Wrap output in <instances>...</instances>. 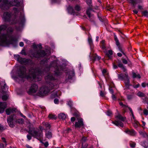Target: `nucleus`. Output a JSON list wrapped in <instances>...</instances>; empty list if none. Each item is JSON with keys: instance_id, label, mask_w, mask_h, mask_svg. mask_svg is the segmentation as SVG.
Returning a JSON list of instances; mask_svg holds the SVG:
<instances>
[{"instance_id": "e433bc0d", "label": "nucleus", "mask_w": 148, "mask_h": 148, "mask_svg": "<svg viewBox=\"0 0 148 148\" xmlns=\"http://www.w3.org/2000/svg\"><path fill=\"white\" fill-rule=\"evenodd\" d=\"M137 0H130V3H132L134 6L136 4Z\"/></svg>"}, {"instance_id": "473e14b6", "label": "nucleus", "mask_w": 148, "mask_h": 148, "mask_svg": "<svg viewBox=\"0 0 148 148\" xmlns=\"http://www.w3.org/2000/svg\"><path fill=\"white\" fill-rule=\"evenodd\" d=\"M137 95L140 97H143L145 96V94L143 93L140 92H139L137 93Z\"/></svg>"}, {"instance_id": "e2e57ef3", "label": "nucleus", "mask_w": 148, "mask_h": 148, "mask_svg": "<svg viewBox=\"0 0 148 148\" xmlns=\"http://www.w3.org/2000/svg\"><path fill=\"white\" fill-rule=\"evenodd\" d=\"M24 40L27 43L29 44V41L27 39H24Z\"/></svg>"}, {"instance_id": "a878e982", "label": "nucleus", "mask_w": 148, "mask_h": 148, "mask_svg": "<svg viewBox=\"0 0 148 148\" xmlns=\"http://www.w3.org/2000/svg\"><path fill=\"white\" fill-rule=\"evenodd\" d=\"M42 124L45 127L47 128V129H50V124H49L48 123L44 122L42 123Z\"/></svg>"}, {"instance_id": "9b49d317", "label": "nucleus", "mask_w": 148, "mask_h": 148, "mask_svg": "<svg viewBox=\"0 0 148 148\" xmlns=\"http://www.w3.org/2000/svg\"><path fill=\"white\" fill-rule=\"evenodd\" d=\"M87 4L89 6V8H88L86 11V14L89 17H90L91 14L90 12L92 10V5L91 0H86Z\"/></svg>"}, {"instance_id": "338daca9", "label": "nucleus", "mask_w": 148, "mask_h": 148, "mask_svg": "<svg viewBox=\"0 0 148 148\" xmlns=\"http://www.w3.org/2000/svg\"><path fill=\"white\" fill-rule=\"evenodd\" d=\"M2 141L4 142V143H6V140L5 139V138H3V137H2Z\"/></svg>"}, {"instance_id": "aec40b11", "label": "nucleus", "mask_w": 148, "mask_h": 148, "mask_svg": "<svg viewBox=\"0 0 148 148\" xmlns=\"http://www.w3.org/2000/svg\"><path fill=\"white\" fill-rule=\"evenodd\" d=\"M67 115L64 113H60L58 116V117L60 119L65 120L66 117Z\"/></svg>"}, {"instance_id": "6ab92c4d", "label": "nucleus", "mask_w": 148, "mask_h": 148, "mask_svg": "<svg viewBox=\"0 0 148 148\" xmlns=\"http://www.w3.org/2000/svg\"><path fill=\"white\" fill-rule=\"evenodd\" d=\"M114 39H115V42L116 43V45L117 46V47L119 48V49H120V51L122 53H123L124 54V53H123V50H121V49H120V43H119V40H118L117 37L116 36H114Z\"/></svg>"}, {"instance_id": "5701e85b", "label": "nucleus", "mask_w": 148, "mask_h": 148, "mask_svg": "<svg viewBox=\"0 0 148 148\" xmlns=\"http://www.w3.org/2000/svg\"><path fill=\"white\" fill-rule=\"evenodd\" d=\"M86 140V138L85 137H83L82 139V148H86V147L88 146V145L86 144V147H83V143L85 142Z\"/></svg>"}, {"instance_id": "6e6552de", "label": "nucleus", "mask_w": 148, "mask_h": 148, "mask_svg": "<svg viewBox=\"0 0 148 148\" xmlns=\"http://www.w3.org/2000/svg\"><path fill=\"white\" fill-rule=\"evenodd\" d=\"M61 73V72L59 70L56 69L55 71V74L53 75L51 73H48L47 75L45 77V79L47 80H54L56 79V77L60 75Z\"/></svg>"}, {"instance_id": "0eeeda50", "label": "nucleus", "mask_w": 148, "mask_h": 148, "mask_svg": "<svg viewBox=\"0 0 148 148\" xmlns=\"http://www.w3.org/2000/svg\"><path fill=\"white\" fill-rule=\"evenodd\" d=\"M115 117L118 120H116L113 121L112 123L117 126H120L123 127V123L121 121H123L125 120V118L123 117L120 114H118V115L116 116Z\"/></svg>"}, {"instance_id": "052dcab7", "label": "nucleus", "mask_w": 148, "mask_h": 148, "mask_svg": "<svg viewBox=\"0 0 148 148\" xmlns=\"http://www.w3.org/2000/svg\"><path fill=\"white\" fill-rule=\"evenodd\" d=\"M19 45L21 47H23L24 46V43L23 42H21L19 43Z\"/></svg>"}, {"instance_id": "4468645a", "label": "nucleus", "mask_w": 148, "mask_h": 148, "mask_svg": "<svg viewBox=\"0 0 148 148\" xmlns=\"http://www.w3.org/2000/svg\"><path fill=\"white\" fill-rule=\"evenodd\" d=\"M83 121L82 119H79L78 121L75 122V126L76 128H79L83 126Z\"/></svg>"}, {"instance_id": "864d4df0", "label": "nucleus", "mask_w": 148, "mask_h": 148, "mask_svg": "<svg viewBox=\"0 0 148 148\" xmlns=\"http://www.w3.org/2000/svg\"><path fill=\"white\" fill-rule=\"evenodd\" d=\"M43 143L44 145L46 147H47L49 145L48 143L47 142H45V143Z\"/></svg>"}, {"instance_id": "412c9836", "label": "nucleus", "mask_w": 148, "mask_h": 148, "mask_svg": "<svg viewBox=\"0 0 148 148\" xmlns=\"http://www.w3.org/2000/svg\"><path fill=\"white\" fill-rule=\"evenodd\" d=\"M45 136L47 138H50L52 137V134L49 131L46 132Z\"/></svg>"}, {"instance_id": "f03ea898", "label": "nucleus", "mask_w": 148, "mask_h": 148, "mask_svg": "<svg viewBox=\"0 0 148 148\" xmlns=\"http://www.w3.org/2000/svg\"><path fill=\"white\" fill-rule=\"evenodd\" d=\"M13 11L14 14L12 16L9 13L5 12L3 16V18L5 21H12V24L18 23L23 25L25 20L24 14L22 13L20 16L18 17L17 16V14L18 13V10L16 8H14Z\"/></svg>"}, {"instance_id": "603ef678", "label": "nucleus", "mask_w": 148, "mask_h": 148, "mask_svg": "<svg viewBox=\"0 0 148 148\" xmlns=\"http://www.w3.org/2000/svg\"><path fill=\"white\" fill-rule=\"evenodd\" d=\"M68 105L71 107L72 105V102L71 101H69L68 102Z\"/></svg>"}, {"instance_id": "5fc2aeb1", "label": "nucleus", "mask_w": 148, "mask_h": 148, "mask_svg": "<svg viewBox=\"0 0 148 148\" xmlns=\"http://www.w3.org/2000/svg\"><path fill=\"white\" fill-rule=\"evenodd\" d=\"M140 86V84H138L136 85H134V88H137L138 87Z\"/></svg>"}, {"instance_id": "8fccbe9b", "label": "nucleus", "mask_w": 148, "mask_h": 148, "mask_svg": "<svg viewBox=\"0 0 148 148\" xmlns=\"http://www.w3.org/2000/svg\"><path fill=\"white\" fill-rule=\"evenodd\" d=\"M112 99L114 100H115L116 99L115 96L114 94L112 95Z\"/></svg>"}, {"instance_id": "a19ab883", "label": "nucleus", "mask_w": 148, "mask_h": 148, "mask_svg": "<svg viewBox=\"0 0 148 148\" xmlns=\"http://www.w3.org/2000/svg\"><path fill=\"white\" fill-rule=\"evenodd\" d=\"M38 47L40 49H41V45H33V47L34 48H37Z\"/></svg>"}, {"instance_id": "f704fd0d", "label": "nucleus", "mask_w": 148, "mask_h": 148, "mask_svg": "<svg viewBox=\"0 0 148 148\" xmlns=\"http://www.w3.org/2000/svg\"><path fill=\"white\" fill-rule=\"evenodd\" d=\"M112 50H109L108 52L106 53V54L108 56V57H110V56L112 55Z\"/></svg>"}, {"instance_id": "f3484780", "label": "nucleus", "mask_w": 148, "mask_h": 148, "mask_svg": "<svg viewBox=\"0 0 148 148\" xmlns=\"http://www.w3.org/2000/svg\"><path fill=\"white\" fill-rule=\"evenodd\" d=\"M67 73L66 75L68 76L69 79H71L74 75V72L73 70L70 71Z\"/></svg>"}, {"instance_id": "c756f323", "label": "nucleus", "mask_w": 148, "mask_h": 148, "mask_svg": "<svg viewBox=\"0 0 148 148\" xmlns=\"http://www.w3.org/2000/svg\"><path fill=\"white\" fill-rule=\"evenodd\" d=\"M48 117L50 119H56V116L55 115H52L51 114H49Z\"/></svg>"}, {"instance_id": "58836bf2", "label": "nucleus", "mask_w": 148, "mask_h": 148, "mask_svg": "<svg viewBox=\"0 0 148 148\" xmlns=\"http://www.w3.org/2000/svg\"><path fill=\"white\" fill-rule=\"evenodd\" d=\"M143 112L144 114L146 116L148 114V110L146 109H145L144 110Z\"/></svg>"}, {"instance_id": "cd10ccee", "label": "nucleus", "mask_w": 148, "mask_h": 148, "mask_svg": "<svg viewBox=\"0 0 148 148\" xmlns=\"http://www.w3.org/2000/svg\"><path fill=\"white\" fill-rule=\"evenodd\" d=\"M2 89L3 90L2 91L3 92H5L6 90L8 89L7 85L5 84H4V85L3 87H2Z\"/></svg>"}, {"instance_id": "423d86ee", "label": "nucleus", "mask_w": 148, "mask_h": 148, "mask_svg": "<svg viewBox=\"0 0 148 148\" xmlns=\"http://www.w3.org/2000/svg\"><path fill=\"white\" fill-rule=\"evenodd\" d=\"M14 115H11L7 119V121L9 126L11 127H14V125L13 124V121H16L17 123H22L23 122V120L22 119H19L17 120H15L14 118Z\"/></svg>"}, {"instance_id": "393cba45", "label": "nucleus", "mask_w": 148, "mask_h": 148, "mask_svg": "<svg viewBox=\"0 0 148 148\" xmlns=\"http://www.w3.org/2000/svg\"><path fill=\"white\" fill-rule=\"evenodd\" d=\"M13 111V109L11 108H8L5 110V112L7 115H9Z\"/></svg>"}, {"instance_id": "bb28decb", "label": "nucleus", "mask_w": 148, "mask_h": 148, "mask_svg": "<svg viewBox=\"0 0 148 148\" xmlns=\"http://www.w3.org/2000/svg\"><path fill=\"white\" fill-rule=\"evenodd\" d=\"M7 28V26L5 25H3L0 26V32L2 31L5 30Z\"/></svg>"}, {"instance_id": "a211bd4d", "label": "nucleus", "mask_w": 148, "mask_h": 148, "mask_svg": "<svg viewBox=\"0 0 148 148\" xmlns=\"http://www.w3.org/2000/svg\"><path fill=\"white\" fill-rule=\"evenodd\" d=\"M125 132L127 134L132 136H134L136 134L135 132L133 130H130L127 129L125 131Z\"/></svg>"}, {"instance_id": "ddd939ff", "label": "nucleus", "mask_w": 148, "mask_h": 148, "mask_svg": "<svg viewBox=\"0 0 148 148\" xmlns=\"http://www.w3.org/2000/svg\"><path fill=\"white\" fill-rule=\"evenodd\" d=\"M38 86L35 84L32 85L28 92V93L29 94H32L36 92L38 89Z\"/></svg>"}, {"instance_id": "4be33fe9", "label": "nucleus", "mask_w": 148, "mask_h": 148, "mask_svg": "<svg viewBox=\"0 0 148 148\" xmlns=\"http://www.w3.org/2000/svg\"><path fill=\"white\" fill-rule=\"evenodd\" d=\"M118 66L119 67L121 68L123 71L125 72L127 71V70L125 67L123 66L122 64L120 63H119L118 64Z\"/></svg>"}, {"instance_id": "09e8293b", "label": "nucleus", "mask_w": 148, "mask_h": 148, "mask_svg": "<svg viewBox=\"0 0 148 148\" xmlns=\"http://www.w3.org/2000/svg\"><path fill=\"white\" fill-rule=\"evenodd\" d=\"M122 62L123 63L125 64H127V60L125 59H123Z\"/></svg>"}, {"instance_id": "f257e3e1", "label": "nucleus", "mask_w": 148, "mask_h": 148, "mask_svg": "<svg viewBox=\"0 0 148 148\" xmlns=\"http://www.w3.org/2000/svg\"><path fill=\"white\" fill-rule=\"evenodd\" d=\"M19 72V75L21 77L30 79L31 80L36 82L40 80L42 75L44 73L45 71H42L39 69L31 67L29 69L28 74H27L25 68L22 66L20 68Z\"/></svg>"}, {"instance_id": "7c9ffc66", "label": "nucleus", "mask_w": 148, "mask_h": 148, "mask_svg": "<svg viewBox=\"0 0 148 148\" xmlns=\"http://www.w3.org/2000/svg\"><path fill=\"white\" fill-rule=\"evenodd\" d=\"M75 9L77 11H79L81 9V7L79 5H77L75 7Z\"/></svg>"}, {"instance_id": "2f4dec72", "label": "nucleus", "mask_w": 148, "mask_h": 148, "mask_svg": "<svg viewBox=\"0 0 148 148\" xmlns=\"http://www.w3.org/2000/svg\"><path fill=\"white\" fill-rule=\"evenodd\" d=\"M143 15L148 17V12L147 10H145L142 12Z\"/></svg>"}, {"instance_id": "4d7b16f0", "label": "nucleus", "mask_w": 148, "mask_h": 148, "mask_svg": "<svg viewBox=\"0 0 148 148\" xmlns=\"http://www.w3.org/2000/svg\"><path fill=\"white\" fill-rule=\"evenodd\" d=\"M141 85L143 87L145 88L146 86V84L145 83H143L141 84Z\"/></svg>"}, {"instance_id": "680f3d73", "label": "nucleus", "mask_w": 148, "mask_h": 148, "mask_svg": "<svg viewBox=\"0 0 148 148\" xmlns=\"http://www.w3.org/2000/svg\"><path fill=\"white\" fill-rule=\"evenodd\" d=\"M27 138L29 140H30L31 139V136L29 135L27 136Z\"/></svg>"}, {"instance_id": "7ed1b4c3", "label": "nucleus", "mask_w": 148, "mask_h": 148, "mask_svg": "<svg viewBox=\"0 0 148 148\" xmlns=\"http://www.w3.org/2000/svg\"><path fill=\"white\" fill-rule=\"evenodd\" d=\"M17 39L11 36L9 34H3L0 35V45L5 46L9 44H15Z\"/></svg>"}, {"instance_id": "20e7f679", "label": "nucleus", "mask_w": 148, "mask_h": 148, "mask_svg": "<svg viewBox=\"0 0 148 148\" xmlns=\"http://www.w3.org/2000/svg\"><path fill=\"white\" fill-rule=\"evenodd\" d=\"M43 128L42 126H40L39 129L34 128L32 130H29V132L33 137L39 140L41 143H42L41 139L43 136Z\"/></svg>"}, {"instance_id": "9d476101", "label": "nucleus", "mask_w": 148, "mask_h": 148, "mask_svg": "<svg viewBox=\"0 0 148 148\" xmlns=\"http://www.w3.org/2000/svg\"><path fill=\"white\" fill-rule=\"evenodd\" d=\"M50 88H44L43 86H42L40 88L39 92L38 94L40 96H43L46 95L50 90Z\"/></svg>"}, {"instance_id": "c03bdc74", "label": "nucleus", "mask_w": 148, "mask_h": 148, "mask_svg": "<svg viewBox=\"0 0 148 148\" xmlns=\"http://www.w3.org/2000/svg\"><path fill=\"white\" fill-rule=\"evenodd\" d=\"M105 94L102 92V91H101L100 93V96L102 97H104L105 96Z\"/></svg>"}, {"instance_id": "3c124183", "label": "nucleus", "mask_w": 148, "mask_h": 148, "mask_svg": "<svg viewBox=\"0 0 148 148\" xmlns=\"http://www.w3.org/2000/svg\"><path fill=\"white\" fill-rule=\"evenodd\" d=\"M58 100L57 99H55L54 100V102L55 104L58 103Z\"/></svg>"}, {"instance_id": "79ce46f5", "label": "nucleus", "mask_w": 148, "mask_h": 148, "mask_svg": "<svg viewBox=\"0 0 148 148\" xmlns=\"http://www.w3.org/2000/svg\"><path fill=\"white\" fill-rule=\"evenodd\" d=\"M112 114V112L110 110H108L106 113V114L108 116H110Z\"/></svg>"}, {"instance_id": "37998d69", "label": "nucleus", "mask_w": 148, "mask_h": 148, "mask_svg": "<svg viewBox=\"0 0 148 148\" xmlns=\"http://www.w3.org/2000/svg\"><path fill=\"white\" fill-rule=\"evenodd\" d=\"M2 98L3 100H6L8 99V97L7 95H4L2 96Z\"/></svg>"}, {"instance_id": "69168bd1", "label": "nucleus", "mask_w": 148, "mask_h": 148, "mask_svg": "<svg viewBox=\"0 0 148 148\" xmlns=\"http://www.w3.org/2000/svg\"><path fill=\"white\" fill-rule=\"evenodd\" d=\"M106 71L105 69H104L102 71V73L104 74L106 73Z\"/></svg>"}, {"instance_id": "49530a36", "label": "nucleus", "mask_w": 148, "mask_h": 148, "mask_svg": "<svg viewBox=\"0 0 148 148\" xmlns=\"http://www.w3.org/2000/svg\"><path fill=\"white\" fill-rule=\"evenodd\" d=\"M132 97L133 96L132 95H128L127 96V99L129 100L131 99Z\"/></svg>"}, {"instance_id": "c85d7f7f", "label": "nucleus", "mask_w": 148, "mask_h": 148, "mask_svg": "<svg viewBox=\"0 0 148 148\" xmlns=\"http://www.w3.org/2000/svg\"><path fill=\"white\" fill-rule=\"evenodd\" d=\"M68 11L71 13H74V11L73 8L71 7H69L68 8Z\"/></svg>"}, {"instance_id": "72a5a7b5", "label": "nucleus", "mask_w": 148, "mask_h": 148, "mask_svg": "<svg viewBox=\"0 0 148 148\" xmlns=\"http://www.w3.org/2000/svg\"><path fill=\"white\" fill-rule=\"evenodd\" d=\"M128 108L129 109V110H130L131 113V114H132V118H133V119H135V118L134 117V115L133 114V112L132 111V109L130 107H128Z\"/></svg>"}, {"instance_id": "774afa93", "label": "nucleus", "mask_w": 148, "mask_h": 148, "mask_svg": "<svg viewBox=\"0 0 148 148\" xmlns=\"http://www.w3.org/2000/svg\"><path fill=\"white\" fill-rule=\"evenodd\" d=\"M133 12L135 14H137L138 13V11L136 10H133Z\"/></svg>"}, {"instance_id": "de8ad7c7", "label": "nucleus", "mask_w": 148, "mask_h": 148, "mask_svg": "<svg viewBox=\"0 0 148 148\" xmlns=\"http://www.w3.org/2000/svg\"><path fill=\"white\" fill-rule=\"evenodd\" d=\"M119 104L121 106H122L123 108L127 107L128 108V106H126V105H123V103L122 102H120L119 103Z\"/></svg>"}, {"instance_id": "6e6d98bb", "label": "nucleus", "mask_w": 148, "mask_h": 148, "mask_svg": "<svg viewBox=\"0 0 148 148\" xmlns=\"http://www.w3.org/2000/svg\"><path fill=\"white\" fill-rule=\"evenodd\" d=\"M109 90L110 92L112 94V95L113 94L114 91L111 88Z\"/></svg>"}, {"instance_id": "4c0bfd02", "label": "nucleus", "mask_w": 148, "mask_h": 148, "mask_svg": "<svg viewBox=\"0 0 148 148\" xmlns=\"http://www.w3.org/2000/svg\"><path fill=\"white\" fill-rule=\"evenodd\" d=\"M93 57L95 60H99L101 59L100 57L98 56L96 54L93 56Z\"/></svg>"}, {"instance_id": "1a4fd4ad", "label": "nucleus", "mask_w": 148, "mask_h": 148, "mask_svg": "<svg viewBox=\"0 0 148 148\" xmlns=\"http://www.w3.org/2000/svg\"><path fill=\"white\" fill-rule=\"evenodd\" d=\"M15 59L21 64L26 65L28 62V60L25 58H22L19 55H15L14 56Z\"/></svg>"}, {"instance_id": "dca6fc26", "label": "nucleus", "mask_w": 148, "mask_h": 148, "mask_svg": "<svg viewBox=\"0 0 148 148\" xmlns=\"http://www.w3.org/2000/svg\"><path fill=\"white\" fill-rule=\"evenodd\" d=\"M45 55V52L44 51H40V52L37 53L36 55H34V57L39 58L41 57L44 56Z\"/></svg>"}, {"instance_id": "f8f14e48", "label": "nucleus", "mask_w": 148, "mask_h": 148, "mask_svg": "<svg viewBox=\"0 0 148 148\" xmlns=\"http://www.w3.org/2000/svg\"><path fill=\"white\" fill-rule=\"evenodd\" d=\"M119 78L121 79H124L125 80L124 83L126 85H129V84L130 81L128 78V75L127 72H126L125 73V76L123 77L122 74L119 75Z\"/></svg>"}, {"instance_id": "bf43d9fd", "label": "nucleus", "mask_w": 148, "mask_h": 148, "mask_svg": "<svg viewBox=\"0 0 148 148\" xmlns=\"http://www.w3.org/2000/svg\"><path fill=\"white\" fill-rule=\"evenodd\" d=\"M0 148H4V145L3 144L0 143Z\"/></svg>"}, {"instance_id": "39448f33", "label": "nucleus", "mask_w": 148, "mask_h": 148, "mask_svg": "<svg viewBox=\"0 0 148 148\" xmlns=\"http://www.w3.org/2000/svg\"><path fill=\"white\" fill-rule=\"evenodd\" d=\"M17 0H14L13 1H9L8 0H4L3 3L0 6L2 9H5L8 8L10 6H17L19 4Z\"/></svg>"}, {"instance_id": "b1692460", "label": "nucleus", "mask_w": 148, "mask_h": 148, "mask_svg": "<svg viewBox=\"0 0 148 148\" xmlns=\"http://www.w3.org/2000/svg\"><path fill=\"white\" fill-rule=\"evenodd\" d=\"M47 86H48L49 85V87H46L44 86H43L44 87V88H46V89H47V88H50V90H51L53 88V84H52L50 82L47 84Z\"/></svg>"}, {"instance_id": "ea45409f", "label": "nucleus", "mask_w": 148, "mask_h": 148, "mask_svg": "<svg viewBox=\"0 0 148 148\" xmlns=\"http://www.w3.org/2000/svg\"><path fill=\"white\" fill-rule=\"evenodd\" d=\"M88 42L90 45H92V38L89 37L88 38Z\"/></svg>"}, {"instance_id": "2eb2a0df", "label": "nucleus", "mask_w": 148, "mask_h": 148, "mask_svg": "<svg viewBox=\"0 0 148 148\" xmlns=\"http://www.w3.org/2000/svg\"><path fill=\"white\" fill-rule=\"evenodd\" d=\"M6 107V103L0 102V113H3Z\"/></svg>"}, {"instance_id": "c9c22d12", "label": "nucleus", "mask_w": 148, "mask_h": 148, "mask_svg": "<svg viewBox=\"0 0 148 148\" xmlns=\"http://www.w3.org/2000/svg\"><path fill=\"white\" fill-rule=\"evenodd\" d=\"M130 147L132 148H134L135 147L136 143L133 142H131L130 143Z\"/></svg>"}, {"instance_id": "a18cd8bd", "label": "nucleus", "mask_w": 148, "mask_h": 148, "mask_svg": "<svg viewBox=\"0 0 148 148\" xmlns=\"http://www.w3.org/2000/svg\"><path fill=\"white\" fill-rule=\"evenodd\" d=\"M140 135H142L144 137H145L147 136V134L145 133L141 132H140Z\"/></svg>"}, {"instance_id": "13d9d810", "label": "nucleus", "mask_w": 148, "mask_h": 148, "mask_svg": "<svg viewBox=\"0 0 148 148\" xmlns=\"http://www.w3.org/2000/svg\"><path fill=\"white\" fill-rule=\"evenodd\" d=\"M137 74H136L135 73H133V77L134 78H136V77H137Z\"/></svg>"}, {"instance_id": "0e129e2a", "label": "nucleus", "mask_w": 148, "mask_h": 148, "mask_svg": "<svg viewBox=\"0 0 148 148\" xmlns=\"http://www.w3.org/2000/svg\"><path fill=\"white\" fill-rule=\"evenodd\" d=\"M75 120V118L74 117H72L71 118V121L72 122H74Z\"/></svg>"}]
</instances>
